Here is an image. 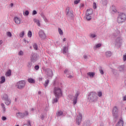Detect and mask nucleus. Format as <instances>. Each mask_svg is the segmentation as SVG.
I'll use <instances>...</instances> for the list:
<instances>
[{
	"label": "nucleus",
	"mask_w": 126,
	"mask_h": 126,
	"mask_svg": "<svg viewBox=\"0 0 126 126\" xmlns=\"http://www.w3.org/2000/svg\"><path fill=\"white\" fill-rule=\"evenodd\" d=\"M88 101L90 103H95L98 101V95L94 92H90L88 95Z\"/></svg>",
	"instance_id": "obj_1"
},
{
	"label": "nucleus",
	"mask_w": 126,
	"mask_h": 126,
	"mask_svg": "<svg viewBox=\"0 0 126 126\" xmlns=\"http://www.w3.org/2000/svg\"><path fill=\"white\" fill-rule=\"evenodd\" d=\"M113 38L115 39V45L120 47L122 45V43H123V38L120 36L119 32H115L113 35Z\"/></svg>",
	"instance_id": "obj_2"
},
{
	"label": "nucleus",
	"mask_w": 126,
	"mask_h": 126,
	"mask_svg": "<svg viewBox=\"0 0 126 126\" xmlns=\"http://www.w3.org/2000/svg\"><path fill=\"white\" fill-rule=\"evenodd\" d=\"M26 84V82L24 80H21L18 82L16 84V87L18 88V89H20V90H22L23 89L24 87H25V85Z\"/></svg>",
	"instance_id": "obj_3"
},
{
	"label": "nucleus",
	"mask_w": 126,
	"mask_h": 126,
	"mask_svg": "<svg viewBox=\"0 0 126 126\" xmlns=\"http://www.w3.org/2000/svg\"><path fill=\"white\" fill-rule=\"evenodd\" d=\"M54 95H55V97H61L63 95L62 93V90L61 88L59 87H55L54 89Z\"/></svg>",
	"instance_id": "obj_4"
},
{
	"label": "nucleus",
	"mask_w": 126,
	"mask_h": 126,
	"mask_svg": "<svg viewBox=\"0 0 126 126\" xmlns=\"http://www.w3.org/2000/svg\"><path fill=\"white\" fill-rule=\"evenodd\" d=\"M29 113L28 111H25V112H18L16 113V117L19 119H23L24 117H27L28 116Z\"/></svg>",
	"instance_id": "obj_5"
},
{
	"label": "nucleus",
	"mask_w": 126,
	"mask_h": 126,
	"mask_svg": "<svg viewBox=\"0 0 126 126\" xmlns=\"http://www.w3.org/2000/svg\"><path fill=\"white\" fill-rule=\"evenodd\" d=\"M125 20H126V15L123 13L119 15L117 18V22L118 23H123V22H125Z\"/></svg>",
	"instance_id": "obj_6"
},
{
	"label": "nucleus",
	"mask_w": 126,
	"mask_h": 126,
	"mask_svg": "<svg viewBox=\"0 0 126 126\" xmlns=\"http://www.w3.org/2000/svg\"><path fill=\"white\" fill-rule=\"evenodd\" d=\"M43 70L48 78H52V77H53V70H52V69L50 68H46L44 69Z\"/></svg>",
	"instance_id": "obj_7"
},
{
	"label": "nucleus",
	"mask_w": 126,
	"mask_h": 126,
	"mask_svg": "<svg viewBox=\"0 0 126 126\" xmlns=\"http://www.w3.org/2000/svg\"><path fill=\"white\" fill-rule=\"evenodd\" d=\"M64 73L66 74V76L68 78H73V75H72L73 72H71V71L69 69H66L64 71Z\"/></svg>",
	"instance_id": "obj_8"
},
{
	"label": "nucleus",
	"mask_w": 126,
	"mask_h": 126,
	"mask_svg": "<svg viewBox=\"0 0 126 126\" xmlns=\"http://www.w3.org/2000/svg\"><path fill=\"white\" fill-rule=\"evenodd\" d=\"M31 62L32 63H36L37 61H38V56L36 53H32L31 58H30Z\"/></svg>",
	"instance_id": "obj_9"
},
{
	"label": "nucleus",
	"mask_w": 126,
	"mask_h": 126,
	"mask_svg": "<svg viewBox=\"0 0 126 126\" xmlns=\"http://www.w3.org/2000/svg\"><path fill=\"white\" fill-rule=\"evenodd\" d=\"M66 15L67 17L69 18L73 17V11L69 9V7H67L66 8Z\"/></svg>",
	"instance_id": "obj_10"
},
{
	"label": "nucleus",
	"mask_w": 126,
	"mask_h": 126,
	"mask_svg": "<svg viewBox=\"0 0 126 126\" xmlns=\"http://www.w3.org/2000/svg\"><path fill=\"white\" fill-rule=\"evenodd\" d=\"M112 114L113 117H114V119H118L119 116L118 115V107H117V106H115L113 108Z\"/></svg>",
	"instance_id": "obj_11"
},
{
	"label": "nucleus",
	"mask_w": 126,
	"mask_h": 126,
	"mask_svg": "<svg viewBox=\"0 0 126 126\" xmlns=\"http://www.w3.org/2000/svg\"><path fill=\"white\" fill-rule=\"evenodd\" d=\"M82 121V114L79 113V115L77 116L76 122V124L79 126L81 124V121Z\"/></svg>",
	"instance_id": "obj_12"
},
{
	"label": "nucleus",
	"mask_w": 126,
	"mask_h": 126,
	"mask_svg": "<svg viewBox=\"0 0 126 126\" xmlns=\"http://www.w3.org/2000/svg\"><path fill=\"white\" fill-rule=\"evenodd\" d=\"M78 96H79V92L77 91L75 93L74 96L73 98V105H76V103H77V98Z\"/></svg>",
	"instance_id": "obj_13"
},
{
	"label": "nucleus",
	"mask_w": 126,
	"mask_h": 126,
	"mask_svg": "<svg viewBox=\"0 0 126 126\" xmlns=\"http://www.w3.org/2000/svg\"><path fill=\"white\" fill-rule=\"evenodd\" d=\"M63 53L64 55H68V44L63 46Z\"/></svg>",
	"instance_id": "obj_14"
},
{
	"label": "nucleus",
	"mask_w": 126,
	"mask_h": 126,
	"mask_svg": "<svg viewBox=\"0 0 126 126\" xmlns=\"http://www.w3.org/2000/svg\"><path fill=\"white\" fill-rule=\"evenodd\" d=\"M118 70L120 72H124L126 70V66L125 64L120 65L118 67Z\"/></svg>",
	"instance_id": "obj_15"
},
{
	"label": "nucleus",
	"mask_w": 126,
	"mask_h": 126,
	"mask_svg": "<svg viewBox=\"0 0 126 126\" xmlns=\"http://www.w3.org/2000/svg\"><path fill=\"white\" fill-rule=\"evenodd\" d=\"M38 34L41 40H45V39H46V33H45V32H39Z\"/></svg>",
	"instance_id": "obj_16"
},
{
	"label": "nucleus",
	"mask_w": 126,
	"mask_h": 126,
	"mask_svg": "<svg viewBox=\"0 0 126 126\" xmlns=\"http://www.w3.org/2000/svg\"><path fill=\"white\" fill-rule=\"evenodd\" d=\"M14 20L16 24H20L21 23V18L18 17H15L14 18Z\"/></svg>",
	"instance_id": "obj_17"
},
{
	"label": "nucleus",
	"mask_w": 126,
	"mask_h": 126,
	"mask_svg": "<svg viewBox=\"0 0 126 126\" xmlns=\"http://www.w3.org/2000/svg\"><path fill=\"white\" fill-rule=\"evenodd\" d=\"M116 126H124V121L123 119H120V120L116 124Z\"/></svg>",
	"instance_id": "obj_18"
},
{
	"label": "nucleus",
	"mask_w": 126,
	"mask_h": 126,
	"mask_svg": "<svg viewBox=\"0 0 126 126\" xmlns=\"http://www.w3.org/2000/svg\"><path fill=\"white\" fill-rule=\"evenodd\" d=\"M91 122L89 120H87L84 123L83 126H91Z\"/></svg>",
	"instance_id": "obj_19"
},
{
	"label": "nucleus",
	"mask_w": 126,
	"mask_h": 126,
	"mask_svg": "<svg viewBox=\"0 0 126 126\" xmlns=\"http://www.w3.org/2000/svg\"><path fill=\"white\" fill-rule=\"evenodd\" d=\"M105 56L106 58H110V57H111L112 56V52L111 51H106Z\"/></svg>",
	"instance_id": "obj_20"
},
{
	"label": "nucleus",
	"mask_w": 126,
	"mask_h": 126,
	"mask_svg": "<svg viewBox=\"0 0 126 126\" xmlns=\"http://www.w3.org/2000/svg\"><path fill=\"white\" fill-rule=\"evenodd\" d=\"M93 13V10L92 9H88L86 12V15H91Z\"/></svg>",
	"instance_id": "obj_21"
},
{
	"label": "nucleus",
	"mask_w": 126,
	"mask_h": 126,
	"mask_svg": "<svg viewBox=\"0 0 126 126\" xmlns=\"http://www.w3.org/2000/svg\"><path fill=\"white\" fill-rule=\"evenodd\" d=\"M28 81L29 83H31L32 84H33L35 83V79L32 78H30L28 79Z\"/></svg>",
	"instance_id": "obj_22"
},
{
	"label": "nucleus",
	"mask_w": 126,
	"mask_h": 126,
	"mask_svg": "<svg viewBox=\"0 0 126 126\" xmlns=\"http://www.w3.org/2000/svg\"><path fill=\"white\" fill-rule=\"evenodd\" d=\"M101 46H102L101 43H98V44H95L94 46V50H97V49H99V48H100V47H101Z\"/></svg>",
	"instance_id": "obj_23"
},
{
	"label": "nucleus",
	"mask_w": 126,
	"mask_h": 126,
	"mask_svg": "<svg viewBox=\"0 0 126 126\" xmlns=\"http://www.w3.org/2000/svg\"><path fill=\"white\" fill-rule=\"evenodd\" d=\"M90 37L92 39H95V38H97V34L94 33H91L90 34Z\"/></svg>",
	"instance_id": "obj_24"
},
{
	"label": "nucleus",
	"mask_w": 126,
	"mask_h": 126,
	"mask_svg": "<svg viewBox=\"0 0 126 126\" xmlns=\"http://www.w3.org/2000/svg\"><path fill=\"white\" fill-rule=\"evenodd\" d=\"M1 81H0V84H2V83H4L5 82V77L2 76L0 78Z\"/></svg>",
	"instance_id": "obj_25"
},
{
	"label": "nucleus",
	"mask_w": 126,
	"mask_h": 126,
	"mask_svg": "<svg viewBox=\"0 0 126 126\" xmlns=\"http://www.w3.org/2000/svg\"><path fill=\"white\" fill-rule=\"evenodd\" d=\"M5 101V104L7 105V106L9 105V104L11 103V101H10V99L8 98L7 99H6Z\"/></svg>",
	"instance_id": "obj_26"
},
{
	"label": "nucleus",
	"mask_w": 126,
	"mask_h": 126,
	"mask_svg": "<svg viewBox=\"0 0 126 126\" xmlns=\"http://www.w3.org/2000/svg\"><path fill=\"white\" fill-rule=\"evenodd\" d=\"M88 75L90 76L91 78H93V77H94V75H95V73L94 72H88L87 73Z\"/></svg>",
	"instance_id": "obj_27"
},
{
	"label": "nucleus",
	"mask_w": 126,
	"mask_h": 126,
	"mask_svg": "<svg viewBox=\"0 0 126 126\" xmlns=\"http://www.w3.org/2000/svg\"><path fill=\"white\" fill-rule=\"evenodd\" d=\"M49 83H50V80H49L48 79L46 80L45 81V83L44 84V86L45 87V88H46V87H48V85H49Z\"/></svg>",
	"instance_id": "obj_28"
},
{
	"label": "nucleus",
	"mask_w": 126,
	"mask_h": 126,
	"mask_svg": "<svg viewBox=\"0 0 126 126\" xmlns=\"http://www.w3.org/2000/svg\"><path fill=\"white\" fill-rule=\"evenodd\" d=\"M57 116H58V117H61V116H63V113L62 111H59L57 113Z\"/></svg>",
	"instance_id": "obj_29"
},
{
	"label": "nucleus",
	"mask_w": 126,
	"mask_h": 126,
	"mask_svg": "<svg viewBox=\"0 0 126 126\" xmlns=\"http://www.w3.org/2000/svg\"><path fill=\"white\" fill-rule=\"evenodd\" d=\"M8 99V96L6 94H4L3 95L2 97V100H4V101H5V100H7Z\"/></svg>",
	"instance_id": "obj_30"
},
{
	"label": "nucleus",
	"mask_w": 126,
	"mask_h": 126,
	"mask_svg": "<svg viewBox=\"0 0 126 126\" xmlns=\"http://www.w3.org/2000/svg\"><path fill=\"white\" fill-rule=\"evenodd\" d=\"M60 97H56V98H54L52 100V103L53 104H55V103H57L58 102V99H59Z\"/></svg>",
	"instance_id": "obj_31"
},
{
	"label": "nucleus",
	"mask_w": 126,
	"mask_h": 126,
	"mask_svg": "<svg viewBox=\"0 0 126 126\" xmlns=\"http://www.w3.org/2000/svg\"><path fill=\"white\" fill-rule=\"evenodd\" d=\"M6 76H10L11 75V71L10 70H8L6 74Z\"/></svg>",
	"instance_id": "obj_32"
},
{
	"label": "nucleus",
	"mask_w": 126,
	"mask_h": 126,
	"mask_svg": "<svg viewBox=\"0 0 126 126\" xmlns=\"http://www.w3.org/2000/svg\"><path fill=\"white\" fill-rule=\"evenodd\" d=\"M1 107L2 108V112L3 113H4V112H5V110H6L5 106H4V104L1 103Z\"/></svg>",
	"instance_id": "obj_33"
},
{
	"label": "nucleus",
	"mask_w": 126,
	"mask_h": 126,
	"mask_svg": "<svg viewBox=\"0 0 126 126\" xmlns=\"http://www.w3.org/2000/svg\"><path fill=\"white\" fill-rule=\"evenodd\" d=\"M32 62H29L27 64V67H28V68H31V67H32Z\"/></svg>",
	"instance_id": "obj_34"
},
{
	"label": "nucleus",
	"mask_w": 126,
	"mask_h": 126,
	"mask_svg": "<svg viewBox=\"0 0 126 126\" xmlns=\"http://www.w3.org/2000/svg\"><path fill=\"white\" fill-rule=\"evenodd\" d=\"M18 55V56H24V52L22 50H20V51H19Z\"/></svg>",
	"instance_id": "obj_35"
},
{
	"label": "nucleus",
	"mask_w": 126,
	"mask_h": 126,
	"mask_svg": "<svg viewBox=\"0 0 126 126\" xmlns=\"http://www.w3.org/2000/svg\"><path fill=\"white\" fill-rule=\"evenodd\" d=\"M99 70L100 73L103 75V74H104V70L102 69L101 67H99Z\"/></svg>",
	"instance_id": "obj_36"
},
{
	"label": "nucleus",
	"mask_w": 126,
	"mask_h": 126,
	"mask_svg": "<svg viewBox=\"0 0 126 126\" xmlns=\"http://www.w3.org/2000/svg\"><path fill=\"white\" fill-rule=\"evenodd\" d=\"M86 18L87 20H91V16H90V15H86Z\"/></svg>",
	"instance_id": "obj_37"
},
{
	"label": "nucleus",
	"mask_w": 126,
	"mask_h": 126,
	"mask_svg": "<svg viewBox=\"0 0 126 126\" xmlns=\"http://www.w3.org/2000/svg\"><path fill=\"white\" fill-rule=\"evenodd\" d=\"M112 72L114 75H118V71L115 69H112Z\"/></svg>",
	"instance_id": "obj_38"
},
{
	"label": "nucleus",
	"mask_w": 126,
	"mask_h": 126,
	"mask_svg": "<svg viewBox=\"0 0 126 126\" xmlns=\"http://www.w3.org/2000/svg\"><path fill=\"white\" fill-rule=\"evenodd\" d=\"M33 48L34 50H35V51H37L38 50V45H37V44L34 43L33 44Z\"/></svg>",
	"instance_id": "obj_39"
},
{
	"label": "nucleus",
	"mask_w": 126,
	"mask_h": 126,
	"mask_svg": "<svg viewBox=\"0 0 126 126\" xmlns=\"http://www.w3.org/2000/svg\"><path fill=\"white\" fill-rule=\"evenodd\" d=\"M97 95L98 97H102V92L101 91L97 92Z\"/></svg>",
	"instance_id": "obj_40"
},
{
	"label": "nucleus",
	"mask_w": 126,
	"mask_h": 126,
	"mask_svg": "<svg viewBox=\"0 0 126 126\" xmlns=\"http://www.w3.org/2000/svg\"><path fill=\"white\" fill-rule=\"evenodd\" d=\"M28 37H29L30 38H31V37H32V32H28Z\"/></svg>",
	"instance_id": "obj_41"
},
{
	"label": "nucleus",
	"mask_w": 126,
	"mask_h": 126,
	"mask_svg": "<svg viewBox=\"0 0 126 126\" xmlns=\"http://www.w3.org/2000/svg\"><path fill=\"white\" fill-rule=\"evenodd\" d=\"M123 61H124V62H126V53H125L123 55Z\"/></svg>",
	"instance_id": "obj_42"
},
{
	"label": "nucleus",
	"mask_w": 126,
	"mask_h": 126,
	"mask_svg": "<svg viewBox=\"0 0 126 126\" xmlns=\"http://www.w3.org/2000/svg\"><path fill=\"white\" fill-rule=\"evenodd\" d=\"M79 1H80V0H76L74 1V4H77L79 3Z\"/></svg>",
	"instance_id": "obj_43"
},
{
	"label": "nucleus",
	"mask_w": 126,
	"mask_h": 126,
	"mask_svg": "<svg viewBox=\"0 0 126 126\" xmlns=\"http://www.w3.org/2000/svg\"><path fill=\"white\" fill-rule=\"evenodd\" d=\"M6 35L8 36V37H11L12 36L11 32H7Z\"/></svg>",
	"instance_id": "obj_44"
},
{
	"label": "nucleus",
	"mask_w": 126,
	"mask_h": 126,
	"mask_svg": "<svg viewBox=\"0 0 126 126\" xmlns=\"http://www.w3.org/2000/svg\"><path fill=\"white\" fill-rule=\"evenodd\" d=\"M23 36H24V32H22L20 34V37L21 38H23Z\"/></svg>",
	"instance_id": "obj_45"
},
{
	"label": "nucleus",
	"mask_w": 126,
	"mask_h": 126,
	"mask_svg": "<svg viewBox=\"0 0 126 126\" xmlns=\"http://www.w3.org/2000/svg\"><path fill=\"white\" fill-rule=\"evenodd\" d=\"M34 69L36 70H38V69H39V65H36L34 66Z\"/></svg>",
	"instance_id": "obj_46"
},
{
	"label": "nucleus",
	"mask_w": 126,
	"mask_h": 126,
	"mask_svg": "<svg viewBox=\"0 0 126 126\" xmlns=\"http://www.w3.org/2000/svg\"><path fill=\"white\" fill-rule=\"evenodd\" d=\"M25 15H26V16H27V15H29V11H26L25 12Z\"/></svg>",
	"instance_id": "obj_47"
},
{
	"label": "nucleus",
	"mask_w": 126,
	"mask_h": 126,
	"mask_svg": "<svg viewBox=\"0 0 126 126\" xmlns=\"http://www.w3.org/2000/svg\"><path fill=\"white\" fill-rule=\"evenodd\" d=\"M1 120H2V121H5L6 120V117H5L4 116H2L1 118Z\"/></svg>",
	"instance_id": "obj_48"
},
{
	"label": "nucleus",
	"mask_w": 126,
	"mask_h": 126,
	"mask_svg": "<svg viewBox=\"0 0 126 126\" xmlns=\"http://www.w3.org/2000/svg\"><path fill=\"white\" fill-rule=\"evenodd\" d=\"M35 14H37V11H36V10H33L32 11V15H35Z\"/></svg>",
	"instance_id": "obj_49"
},
{
	"label": "nucleus",
	"mask_w": 126,
	"mask_h": 126,
	"mask_svg": "<svg viewBox=\"0 0 126 126\" xmlns=\"http://www.w3.org/2000/svg\"><path fill=\"white\" fill-rule=\"evenodd\" d=\"M84 58L85 59V60H88V56H87V55H84Z\"/></svg>",
	"instance_id": "obj_50"
},
{
	"label": "nucleus",
	"mask_w": 126,
	"mask_h": 126,
	"mask_svg": "<svg viewBox=\"0 0 126 126\" xmlns=\"http://www.w3.org/2000/svg\"><path fill=\"white\" fill-rule=\"evenodd\" d=\"M36 24H37V25H38V26H40V21H37L36 22Z\"/></svg>",
	"instance_id": "obj_51"
},
{
	"label": "nucleus",
	"mask_w": 126,
	"mask_h": 126,
	"mask_svg": "<svg viewBox=\"0 0 126 126\" xmlns=\"http://www.w3.org/2000/svg\"><path fill=\"white\" fill-rule=\"evenodd\" d=\"M93 6H94V9L96 8V3H94Z\"/></svg>",
	"instance_id": "obj_52"
},
{
	"label": "nucleus",
	"mask_w": 126,
	"mask_h": 126,
	"mask_svg": "<svg viewBox=\"0 0 126 126\" xmlns=\"http://www.w3.org/2000/svg\"><path fill=\"white\" fill-rule=\"evenodd\" d=\"M39 20H37L36 19H33V22L35 23H36Z\"/></svg>",
	"instance_id": "obj_53"
},
{
	"label": "nucleus",
	"mask_w": 126,
	"mask_h": 126,
	"mask_svg": "<svg viewBox=\"0 0 126 126\" xmlns=\"http://www.w3.org/2000/svg\"><path fill=\"white\" fill-rule=\"evenodd\" d=\"M24 42L25 43H27L28 44V43H29V42L26 41V39H25V38L24 39Z\"/></svg>",
	"instance_id": "obj_54"
},
{
	"label": "nucleus",
	"mask_w": 126,
	"mask_h": 126,
	"mask_svg": "<svg viewBox=\"0 0 126 126\" xmlns=\"http://www.w3.org/2000/svg\"><path fill=\"white\" fill-rule=\"evenodd\" d=\"M60 35H61V36L63 35V32H59Z\"/></svg>",
	"instance_id": "obj_55"
},
{
	"label": "nucleus",
	"mask_w": 126,
	"mask_h": 126,
	"mask_svg": "<svg viewBox=\"0 0 126 126\" xmlns=\"http://www.w3.org/2000/svg\"><path fill=\"white\" fill-rule=\"evenodd\" d=\"M123 100H124V101H126V95H125V96H124V97H123Z\"/></svg>",
	"instance_id": "obj_56"
},
{
	"label": "nucleus",
	"mask_w": 126,
	"mask_h": 126,
	"mask_svg": "<svg viewBox=\"0 0 126 126\" xmlns=\"http://www.w3.org/2000/svg\"><path fill=\"white\" fill-rule=\"evenodd\" d=\"M3 43V41H2V40H0V45H1V44H2Z\"/></svg>",
	"instance_id": "obj_57"
},
{
	"label": "nucleus",
	"mask_w": 126,
	"mask_h": 126,
	"mask_svg": "<svg viewBox=\"0 0 126 126\" xmlns=\"http://www.w3.org/2000/svg\"><path fill=\"white\" fill-rule=\"evenodd\" d=\"M58 31H59V32H63L62 30L61 29H60V28L58 29Z\"/></svg>",
	"instance_id": "obj_58"
},
{
	"label": "nucleus",
	"mask_w": 126,
	"mask_h": 126,
	"mask_svg": "<svg viewBox=\"0 0 126 126\" xmlns=\"http://www.w3.org/2000/svg\"><path fill=\"white\" fill-rule=\"evenodd\" d=\"M63 42H65V41H66V39L65 38H64L63 39Z\"/></svg>",
	"instance_id": "obj_59"
},
{
	"label": "nucleus",
	"mask_w": 126,
	"mask_h": 126,
	"mask_svg": "<svg viewBox=\"0 0 126 126\" xmlns=\"http://www.w3.org/2000/svg\"><path fill=\"white\" fill-rule=\"evenodd\" d=\"M81 7H84V4H81Z\"/></svg>",
	"instance_id": "obj_60"
},
{
	"label": "nucleus",
	"mask_w": 126,
	"mask_h": 126,
	"mask_svg": "<svg viewBox=\"0 0 126 126\" xmlns=\"http://www.w3.org/2000/svg\"><path fill=\"white\" fill-rule=\"evenodd\" d=\"M41 93H42L41 92V91H39V92H38V95H41Z\"/></svg>",
	"instance_id": "obj_61"
},
{
	"label": "nucleus",
	"mask_w": 126,
	"mask_h": 126,
	"mask_svg": "<svg viewBox=\"0 0 126 126\" xmlns=\"http://www.w3.org/2000/svg\"><path fill=\"white\" fill-rule=\"evenodd\" d=\"M100 126H104V124L103 123H101Z\"/></svg>",
	"instance_id": "obj_62"
},
{
	"label": "nucleus",
	"mask_w": 126,
	"mask_h": 126,
	"mask_svg": "<svg viewBox=\"0 0 126 126\" xmlns=\"http://www.w3.org/2000/svg\"><path fill=\"white\" fill-rule=\"evenodd\" d=\"M31 111H32V112H33V111H35V109H34V108H32V109H31Z\"/></svg>",
	"instance_id": "obj_63"
},
{
	"label": "nucleus",
	"mask_w": 126,
	"mask_h": 126,
	"mask_svg": "<svg viewBox=\"0 0 126 126\" xmlns=\"http://www.w3.org/2000/svg\"><path fill=\"white\" fill-rule=\"evenodd\" d=\"M41 119L42 120H44V115L41 116Z\"/></svg>",
	"instance_id": "obj_64"
}]
</instances>
